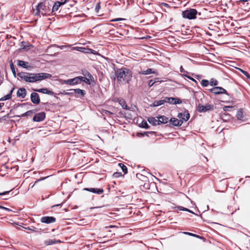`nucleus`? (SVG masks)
<instances>
[{
    "label": "nucleus",
    "mask_w": 250,
    "mask_h": 250,
    "mask_svg": "<svg viewBox=\"0 0 250 250\" xmlns=\"http://www.w3.org/2000/svg\"><path fill=\"white\" fill-rule=\"evenodd\" d=\"M50 11L48 6L46 5L44 3H40L36 7V9L34 10L33 12L35 15H45Z\"/></svg>",
    "instance_id": "obj_1"
},
{
    "label": "nucleus",
    "mask_w": 250,
    "mask_h": 250,
    "mask_svg": "<svg viewBox=\"0 0 250 250\" xmlns=\"http://www.w3.org/2000/svg\"><path fill=\"white\" fill-rule=\"evenodd\" d=\"M117 78H129L132 77L131 71L126 68L119 69L116 71Z\"/></svg>",
    "instance_id": "obj_2"
},
{
    "label": "nucleus",
    "mask_w": 250,
    "mask_h": 250,
    "mask_svg": "<svg viewBox=\"0 0 250 250\" xmlns=\"http://www.w3.org/2000/svg\"><path fill=\"white\" fill-rule=\"evenodd\" d=\"M197 11L194 9H190L183 11L182 15L184 18L189 20L194 19L196 17Z\"/></svg>",
    "instance_id": "obj_3"
},
{
    "label": "nucleus",
    "mask_w": 250,
    "mask_h": 250,
    "mask_svg": "<svg viewBox=\"0 0 250 250\" xmlns=\"http://www.w3.org/2000/svg\"><path fill=\"white\" fill-rule=\"evenodd\" d=\"M51 74L45 73H38L36 74H30L29 76H24L23 78H49L51 77Z\"/></svg>",
    "instance_id": "obj_4"
},
{
    "label": "nucleus",
    "mask_w": 250,
    "mask_h": 250,
    "mask_svg": "<svg viewBox=\"0 0 250 250\" xmlns=\"http://www.w3.org/2000/svg\"><path fill=\"white\" fill-rule=\"evenodd\" d=\"M197 108L199 112H205L207 111L212 110L213 109V105L209 104H206L205 105L199 104Z\"/></svg>",
    "instance_id": "obj_5"
},
{
    "label": "nucleus",
    "mask_w": 250,
    "mask_h": 250,
    "mask_svg": "<svg viewBox=\"0 0 250 250\" xmlns=\"http://www.w3.org/2000/svg\"><path fill=\"white\" fill-rule=\"evenodd\" d=\"M83 79H68L67 80H62L60 82L62 84L64 83L68 85H75L81 83Z\"/></svg>",
    "instance_id": "obj_6"
},
{
    "label": "nucleus",
    "mask_w": 250,
    "mask_h": 250,
    "mask_svg": "<svg viewBox=\"0 0 250 250\" xmlns=\"http://www.w3.org/2000/svg\"><path fill=\"white\" fill-rule=\"evenodd\" d=\"M69 0H64L63 1L60 2V1H56L52 7V12H54L57 11L60 7L66 3Z\"/></svg>",
    "instance_id": "obj_7"
},
{
    "label": "nucleus",
    "mask_w": 250,
    "mask_h": 250,
    "mask_svg": "<svg viewBox=\"0 0 250 250\" xmlns=\"http://www.w3.org/2000/svg\"><path fill=\"white\" fill-rule=\"evenodd\" d=\"M45 118V114L44 112H40L35 114L33 117V120L34 122H41Z\"/></svg>",
    "instance_id": "obj_8"
},
{
    "label": "nucleus",
    "mask_w": 250,
    "mask_h": 250,
    "mask_svg": "<svg viewBox=\"0 0 250 250\" xmlns=\"http://www.w3.org/2000/svg\"><path fill=\"white\" fill-rule=\"evenodd\" d=\"M177 117L180 119V120L186 122L189 119L190 115L188 111H185L183 113H178Z\"/></svg>",
    "instance_id": "obj_9"
},
{
    "label": "nucleus",
    "mask_w": 250,
    "mask_h": 250,
    "mask_svg": "<svg viewBox=\"0 0 250 250\" xmlns=\"http://www.w3.org/2000/svg\"><path fill=\"white\" fill-rule=\"evenodd\" d=\"M210 91L215 94H226V90L222 87H215L210 89Z\"/></svg>",
    "instance_id": "obj_10"
},
{
    "label": "nucleus",
    "mask_w": 250,
    "mask_h": 250,
    "mask_svg": "<svg viewBox=\"0 0 250 250\" xmlns=\"http://www.w3.org/2000/svg\"><path fill=\"white\" fill-rule=\"evenodd\" d=\"M41 221L42 223L49 224L55 222L56 219L52 216H44L41 218Z\"/></svg>",
    "instance_id": "obj_11"
},
{
    "label": "nucleus",
    "mask_w": 250,
    "mask_h": 250,
    "mask_svg": "<svg viewBox=\"0 0 250 250\" xmlns=\"http://www.w3.org/2000/svg\"><path fill=\"white\" fill-rule=\"evenodd\" d=\"M31 100L35 104H39L40 102L39 95L37 93H32L31 94Z\"/></svg>",
    "instance_id": "obj_12"
},
{
    "label": "nucleus",
    "mask_w": 250,
    "mask_h": 250,
    "mask_svg": "<svg viewBox=\"0 0 250 250\" xmlns=\"http://www.w3.org/2000/svg\"><path fill=\"white\" fill-rule=\"evenodd\" d=\"M73 49L80 51V52L85 53H93V50L89 49V48L82 47H75L73 48Z\"/></svg>",
    "instance_id": "obj_13"
},
{
    "label": "nucleus",
    "mask_w": 250,
    "mask_h": 250,
    "mask_svg": "<svg viewBox=\"0 0 250 250\" xmlns=\"http://www.w3.org/2000/svg\"><path fill=\"white\" fill-rule=\"evenodd\" d=\"M165 100H167L166 102L170 104H176L181 103L180 100L177 98L166 97Z\"/></svg>",
    "instance_id": "obj_14"
},
{
    "label": "nucleus",
    "mask_w": 250,
    "mask_h": 250,
    "mask_svg": "<svg viewBox=\"0 0 250 250\" xmlns=\"http://www.w3.org/2000/svg\"><path fill=\"white\" fill-rule=\"evenodd\" d=\"M169 121L174 126H181L183 124L182 120H178L176 118H171Z\"/></svg>",
    "instance_id": "obj_15"
},
{
    "label": "nucleus",
    "mask_w": 250,
    "mask_h": 250,
    "mask_svg": "<svg viewBox=\"0 0 250 250\" xmlns=\"http://www.w3.org/2000/svg\"><path fill=\"white\" fill-rule=\"evenodd\" d=\"M84 190L98 194H102L104 192V190L102 188H85Z\"/></svg>",
    "instance_id": "obj_16"
},
{
    "label": "nucleus",
    "mask_w": 250,
    "mask_h": 250,
    "mask_svg": "<svg viewBox=\"0 0 250 250\" xmlns=\"http://www.w3.org/2000/svg\"><path fill=\"white\" fill-rule=\"evenodd\" d=\"M33 90L35 91L42 93L44 94H47L48 95H53V92L52 91L48 90L47 88H42V89H33Z\"/></svg>",
    "instance_id": "obj_17"
},
{
    "label": "nucleus",
    "mask_w": 250,
    "mask_h": 250,
    "mask_svg": "<svg viewBox=\"0 0 250 250\" xmlns=\"http://www.w3.org/2000/svg\"><path fill=\"white\" fill-rule=\"evenodd\" d=\"M26 95V91L24 88L19 89L17 92V96L19 97L24 98Z\"/></svg>",
    "instance_id": "obj_18"
},
{
    "label": "nucleus",
    "mask_w": 250,
    "mask_h": 250,
    "mask_svg": "<svg viewBox=\"0 0 250 250\" xmlns=\"http://www.w3.org/2000/svg\"><path fill=\"white\" fill-rule=\"evenodd\" d=\"M167 100L165 99L155 101L152 104H150L151 107H155L163 104L164 103H166Z\"/></svg>",
    "instance_id": "obj_19"
},
{
    "label": "nucleus",
    "mask_w": 250,
    "mask_h": 250,
    "mask_svg": "<svg viewBox=\"0 0 250 250\" xmlns=\"http://www.w3.org/2000/svg\"><path fill=\"white\" fill-rule=\"evenodd\" d=\"M147 121L151 125H156L160 124V122H159V120L158 118H155L154 117H149L147 119Z\"/></svg>",
    "instance_id": "obj_20"
},
{
    "label": "nucleus",
    "mask_w": 250,
    "mask_h": 250,
    "mask_svg": "<svg viewBox=\"0 0 250 250\" xmlns=\"http://www.w3.org/2000/svg\"><path fill=\"white\" fill-rule=\"evenodd\" d=\"M62 241L60 240H56L55 239H49L44 241V244L45 246H49L56 243H61Z\"/></svg>",
    "instance_id": "obj_21"
},
{
    "label": "nucleus",
    "mask_w": 250,
    "mask_h": 250,
    "mask_svg": "<svg viewBox=\"0 0 250 250\" xmlns=\"http://www.w3.org/2000/svg\"><path fill=\"white\" fill-rule=\"evenodd\" d=\"M18 65L20 66H21L25 68H28L30 67V65L28 62H24L23 61H18Z\"/></svg>",
    "instance_id": "obj_22"
},
{
    "label": "nucleus",
    "mask_w": 250,
    "mask_h": 250,
    "mask_svg": "<svg viewBox=\"0 0 250 250\" xmlns=\"http://www.w3.org/2000/svg\"><path fill=\"white\" fill-rule=\"evenodd\" d=\"M157 118L158 119L159 122H160V124H166L167 123L168 121V118L165 116H161L160 117H157Z\"/></svg>",
    "instance_id": "obj_23"
},
{
    "label": "nucleus",
    "mask_w": 250,
    "mask_h": 250,
    "mask_svg": "<svg viewBox=\"0 0 250 250\" xmlns=\"http://www.w3.org/2000/svg\"><path fill=\"white\" fill-rule=\"evenodd\" d=\"M13 90H14V88H12L11 90L10 93L9 94H7L6 95L4 96V97H2L0 99V101H5L7 100L10 99L12 97V93Z\"/></svg>",
    "instance_id": "obj_24"
},
{
    "label": "nucleus",
    "mask_w": 250,
    "mask_h": 250,
    "mask_svg": "<svg viewBox=\"0 0 250 250\" xmlns=\"http://www.w3.org/2000/svg\"><path fill=\"white\" fill-rule=\"evenodd\" d=\"M118 102L124 109H127V105L125 101L123 99H118Z\"/></svg>",
    "instance_id": "obj_25"
},
{
    "label": "nucleus",
    "mask_w": 250,
    "mask_h": 250,
    "mask_svg": "<svg viewBox=\"0 0 250 250\" xmlns=\"http://www.w3.org/2000/svg\"><path fill=\"white\" fill-rule=\"evenodd\" d=\"M236 116L237 119L239 120H242L243 119V115L242 110L239 109L238 110Z\"/></svg>",
    "instance_id": "obj_26"
},
{
    "label": "nucleus",
    "mask_w": 250,
    "mask_h": 250,
    "mask_svg": "<svg viewBox=\"0 0 250 250\" xmlns=\"http://www.w3.org/2000/svg\"><path fill=\"white\" fill-rule=\"evenodd\" d=\"M180 69H181V70H180L181 72H182V73H183H183L182 74V75H183V76H185V77H187V78H189V79L192 78L191 76H188V72H184V70H183V68L182 66H181V67H180Z\"/></svg>",
    "instance_id": "obj_27"
},
{
    "label": "nucleus",
    "mask_w": 250,
    "mask_h": 250,
    "mask_svg": "<svg viewBox=\"0 0 250 250\" xmlns=\"http://www.w3.org/2000/svg\"><path fill=\"white\" fill-rule=\"evenodd\" d=\"M74 91L76 93H77L78 94H80L83 96H84V95L85 93L84 90H82L80 89H74Z\"/></svg>",
    "instance_id": "obj_28"
},
{
    "label": "nucleus",
    "mask_w": 250,
    "mask_h": 250,
    "mask_svg": "<svg viewBox=\"0 0 250 250\" xmlns=\"http://www.w3.org/2000/svg\"><path fill=\"white\" fill-rule=\"evenodd\" d=\"M119 166L122 168L123 171L124 172V173H126L127 172V169L125 166L124 164L119 163Z\"/></svg>",
    "instance_id": "obj_29"
},
{
    "label": "nucleus",
    "mask_w": 250,
    "mask_h": 250,
    "mask_svg": "<svg viewBox=\"0 0 250 250\" xmlns=\"http://www.w3.org/2000/svg\"><path fill=\"white\" fill-rule=\"evenodd\" d=\"M154 185V183H152L149 184V183L148 182L145 183V184L144 185V187L146 189H149L150 186H153Z\"/></svg>",
    "instance_id": "obj_30"
},
{
    "label": "nucleus",
    "mask_w": 250,
    "mask_h": 250,
    "mask_svg": "<svg viewBox=\"0 0 250 250\" xmlns=\"http://www.w3.org/2000/svg\"><path fill=\"white\" fill-rule=\"evenodd\" d=\"M178 209L180 210H184V211H188L189 212H190L192 214H195L193 211H192L191 210L187 208H184L183 207H178Z\"/></svg>",
    "instance_id": "obj_31"
},
{
    "label": "nucleus",
    "mask_w": 250,
    "mask_h": 250,
    "mask_svg": "<svg viewBox=\"0 0 250 250\" xmlns=\"http://www.w3.org/2000/svg\"><path fill=\"white\" fill-rule=\"evenodd\" d=\"M83 81L88 84L95 83L94 79H84Z\"/></svg>",
    "instance_id": "obj_32"
},
{
    "label": "nucleus",
    "mask_w": 250,
    "mask_h": 250,
    "mask_svg": "<svg viewBox=\"0 0 250 250\" xmlns=\"http://www.w3.org/2000/svg\"><path fill=\"white\" fill-rule=\"evenodd\" d=\"M202 85L203 86H207L209 84V81H208L207 80H205V79H203L202 81Z\"/></svg>",
    "instance_id": "obj_33"
},
{
    "label": "nucleus",
    "mask_w": 250,
    "mask_h": 250,
    "mask_svg": "<svg viewBox=\"0 0 250 250\" xmlns=\"http://www.w3.org/2000/svg\"><path fill=\"white\" fill-rule=\"evenodd\" d=\"M238 70L241 71L247 77V78H250V75L249 73L244 70H242L241 69L238 68Z\"/></svg>",
    "instance_id": "obj_34"
},
{
    "label": "nucleus",
    "mask_w": 250,
    "mask_h": 250,
    "mask_svg": "<svg viewBox=\"0 0 250 250\" xmlns=\"http://www.w3.org/2000/svg\"><path fill=\"white\" fill-rule=\"evenodd\" d=\"M102 114L104 115H109L112 114V113L106 110H103Z\"/></svg>",
    "instance_id": "obj_35"
},
{
    "label": "nucleus",
    "mask_w": 250,
    "mask_h": 250,
    "mask_svg": "<svg viewBox=\"0 0 250 250\" xmlns=\"http://www.w3.org/2000/svg\"><path fill=\"white\" fill-rule=\"evenodd\" d=\"M152 73V71L151 69H148L143 72V74H145V75L149 74Z\"/></svg>",
    "instance_id": "obj_36"
},
{
    "label": "nucleus",
    "mask_w": 250,
    "mask_h": 250,
    "mask_svg": "<svg viewBox=\"0 0 250 250\" xmlns=\"http://www.w3.org/2000/svg\"><path fill=\"white\" fill-rule=\"evenodd\" d=\"M232 108V106H225L223 107V110L225 111H229V109Z\"/></svg>",
    "instance_id": "obj_37"
},
{
    "label": "nucleus",
    "mask_w": 250,
    "mask_h": 250,
    "mask_svg": "<svg viewBox=\"0 0 250 250\" xmlns=\"http://www.w3.org/2000/svg\"><path fill=\"white\" fill-rule=\"evenodd\" d=\"M210 83L211 85H216L218 84V82L216 80H213Z\"/></svg>",
    "instance_id": "obj_38"
},
{
    "label": "nucleus",
    "mask_w": 250,
    "mask_h": 250,
    "mask_svg": "<svg viewBox=\"0 0 250 250\" xmlns=\"http://www.w3.org/2000/svg\"><path fill=\"white\" fill-rule=\"evenodd\" d=\"M40 79H25L26 81L30 83H33L36 82L37 80H40Z\"/></svg>",
    "instance_id": "obj_39"
},
{
    "label": "nucleus",
    "mask_w": 250,
    "mask_h": 250,
    "mask_svg": "<svg viewBox=\"0 0 250 250\" xmlns=\"http://www.w3.org/2000/svg\"><path fill=\"white\" fill-rule=\"evenodd\" d=\"M125 19L123 18H116L111 20V21H120L125 20Z\"/></svg>",
    "instance_id": "obj_40"
},
{
    "label": "nucleus",
    "mask_w": 250,
    "mask_h": 250,
    "mask_svg": "<svg viewBox=\"0 0 250 250\" xmlns=\"http://www.w3.org/2000/svg\"><path fill=\"white\" fill-rule=\"evenodd\" d=\"M45 178H41V179H39V180H37V181L35 182V183H34L33 185H31V187L32 188H33V187L35 186V185H36V184H37L39 181H41V180H43L45 179Z\"/></svg>",
    "instance_id": "obj_41"
},
{
    "label": "nucleus",
    "mask_w": 250,
    "mask_h": 250,
    "mask_svg": "<svg viewBox=\"0 0 250 250\" xmlns=\"http://www.w3.org/2000/svg\"><path fill=\"white\" fill-rule=\"evenodd\" d=\"M142 126V127H143L144 128H147L148 127V125L146 122H145L144 123L143 122Z\"/></svg>",
    "instance_id": "obj_42"
},
{
    "label": "nucleus",
    "mask_w": 250,
    "mask_h": 250,
    "mask_svg": "<svg viewBox=\"0 0 250 250\" xmlns=\"http://www.w3.org/2000/svg\"><path fill=\"white\" fill-rule=\"evenodd\" d=\"M100 8V2H99L97 3V4L96 6L95 10L97 12H98L99 9Z\"/></svg>",
    "instance_id": "obj_43"
},
{
    "label": "nucleus",
    "mask_w": 250,
    "mask_h": 250,
    "mask_svg": "<svg viewBox=\"0 0 250 250\" xmlns=\"http://www.w3.org/2000/svg\"><path fill=\"white\" fill-rule=\"evenodd\" d=\"M33 113V112L31 111V110H29V111H27L26 113H25L24 114H23L22 115V116H27V115H30V114H32Z\"/></svg>",
    "instance_id": "obj_44"
},
{
    "label": "nucleus",
    "mask_w": 250,
    "mask_h": 250,
    "mask_svg": "<svg viewBox=\"0 0 250 250\" xmlns=\"http://www.w3.org/2000/svg\"><path fill=\"white\" fill-rule=\"evenodd\" d=\"M155 83L156 82H153L152 80H150L148 83V85L149 86H151Z\"/></svg>",
    "instance_id": "obj_45"
},
{
    "label": "nucleus",
    "mask_w": 250,
    "mask_h": 250,
    "mask_svg": "<svg viewBox=\"0 0 250 250\" xmlns=\"http://www.w3.org/2000/svg\"><path fill=\"white\" fill-rule=\"evenodd\" d=\"M183 233H184V234H185L189 235H190V236H194L193 233H190V232H184Z\"/></svg>",
    "instance_id": "obj_46"
},
{
    "label": "nucleus",
    "mask_w": 250,
    "mask_h": 250,
    "mask_svg": "<svg viewBox=\"0 0 250 250\" xmlns=\"http://www.w3.org/2000/svg\"><path fill=\"white\" fill-rule=\"evenodd\" d=\"M161 6H164L166 7H169L168 4H167V3H161Z\"/></svg>",
    "instance_id": "obj_47"
},
{
    "label": "nucleus",
    "mask_w": 250,
    "mask_h": 250,
    "mask_svg": "<svg viewBox=\"0 0 250 250\" xmlns=\"http://www.w3.org/2000/svg\"><path fill=\"white\" fill-rule=\"evenodd\" d=\"M0 208H2V209H4L8 210V211H10V210L9 208H6L4 207H2V206H0Z\"/></svg>",
    "instance_id": "obj_48"
},
{
    "label": "nucleus",
    "mask_w": 250,
    "mask_h": 250,
    "mask_svg": "<svg viewBox=\"0 0 250 250\" xmlns=\"http://www.w3.org/2000/svg\"><path fill=\"white\" fill-rule=\"evenodd\" d=\"M9 192H10V191H5V192H3L2 193H0V195H5V194L9 193Z\"/></svg>",
    "instance_id": "obj_49"
},
{
    "label": "nucleus",
    "mask_w": 250,
    "mask_h": 250,
    "mask_svg": "<svg viewBox=\"0 0 250 250\" xmlns=\"http://www.w3.org/2000/svg\"><path fill=\"white\" fill-rule=\"evenodd\" d=\"M247 0H240L239 2V4L241 5V3H244V2H247Z\"/></svg>",
    "instance_id": "obj_50"
},
{
    "label": "nucleus",
    "mask_w": 250,
    "mask_h": 250,
    "mask_svg": "<svg viewBox=\"0 0 250 250\" xmlns=\"http://www.w3.org/2000/svg\"><path fill=\"white\" fill-rule=\"evenodd\" d=\"M25 229H27L30 230L32 231H35V230L34 229H30L29 228H25Z\"/></svg>",
    "instance_id": "obj_51"
},
{
    "label": "nucleus",
    "mask_w": 250,
    "mask_h": 250,
    "mask_svg": "<svg viewBox=\"0 0 250 250\" xmlns=\"http://www.w3.org/2000/svg\"><path fill=\"white\" fill-rule=\"evenodd\" d=\"M75 78H79V79H80V78H84V77H82V76H78V77H75Z\"/></svg>",
    "instance_id": "obj_52"
},
{
    "label": "nucleus",
    "mask_w": 250,
    "mask_h": 250,
    "mask_svg": "<svg viewBox=\"0 0 250 250\" xmlns=\"http://www.w3.org/2000/svg\"><path fill=\"white\" fill-rule=\"evenodd\" d=\"M194 236H193L194 237H196L197 238H199V236H198V235H197L196 234H194Z\"/></svg>",
    "instance_id": "obj_53"
},
{
    "label": "nucleus",
    "mask_w": 250,
    "mask_h": 250,
    "mask_svg": "<svg viewBox=\"0 0 250 250\" xmlns=\"http://www.w3.org/2000/svg\"><path fill=\"white\" fill-rule=\"evenodd\" d=\"M192 81H194L195 82H196V81H195V79H191Z\"/></svg>",
    "instance_id": "obj_54"
}]
</instances>
